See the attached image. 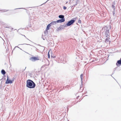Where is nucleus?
<instances>
[{
    "label": "nucleus",
    "instance_id": "obj_2",
    "mask_svg": "<svg viewBox=\"0 0 121 121\" xmlns=\"http://www.w3.org/2000/svg\"><path fill=\"white\" fill-rule=\"evenodd\" d=\"M30 60L32 61H35L39 60V58L38 56H34L31 57Z\"/></svg>",
    "mask_w": 121,
    "mask_h": 121
},
{
    "label": "nucleus",
    "instance_id": "obj_20",
    "mask_svg": "<svg viewBox=\"0 0 121 121\" xmlns=\"http://www.w3.org/2000/svg\"><path fill=\"white\" fill-rule=\"evenodd\" d=\"M114 71H114L112 73V74H113L114 73V72H115Z\"/></svg>",
    "mask_w": 121,
    "mask_h": 121
},
{
    "label": "nucleus",
    "instance_id": "obj_4",
    "mask_svg": "<svg viewBox=\"0 0 121 121\" xmlns=\"http://www.w3.org/2000/svg\"><path fill=\"white\" fill-rule=\"evenodd\" d=\"M75 20H72L69 21L67 24V26H69L71 25L75 22Z\"/></svg>",
    "mask_w": 121,
    "mask_h": 121
},
{
    "label": "nucleus",
    "instance_id": "obj_12",
    "mask_svg": "<svg viewBox=\"0 0 121 121\" xmlns=\"http://www.w3.org/2000/svg\"><path fill=\"white\" fill-rule=\"evenodd\" d=\"M59 17L60 18H62V19H64V15H60L59 16Z\"/></svg>",
    "mask_w": 121,
    "mask_h": 121
},
{
    "label": "nucleus",
    "instance_id": "obj_23",
    "mask_svg": "<svg viewBox=\"0 0 121 121\" xmlns=\"http://www.w3.org/2000/svg\"><path fill=\"white\" fill-rule=\"evenodd\" d=\"M107 60H106V61H107Z\"/></svg>",
    "mask_w": 121,
    "mask_h": 121
},
{
    "label": "nucleus",
    "instance_id": "obj_1",
    "mask_svg": "<svg viewBox=\"0 0 121 121\" xmlns=\"http://www.w3.org/2000/svg\"><path fill=\"white\" fill-rule=\"evenodd\" d=\"M35 84L34 82L30 80H28L27 81L26 86L30 88H35Z\"/></svg>",
    "mask_w": 121,
    "mask_h": 121
},
{
    "label": "nucleus",
    "instance_id": "obj_19",
    "mask_svg": "<svg viewBox=\"0 0 121 121\" xmlns=\"http://www.w3.org/2000/svg\"><path fill=\"white\" fill-rule=\"evenodd\" d=\"M109 31V30H106V34H107L108 33V34H109V33H108Z\"/></svg>",
    "mask_w": 121,
    "mask_h": 121
},
{
    "label": "nucleus",
    "instance_id": "obj_18",
    "mask_svg": "<svg viewBox=\"0 0 121 121\" xmlns=\"http://www.w3.org/2000/svg\"><path fill=\"white\" fill-rule=\"evenodd\" d=\"M63 9H64L65 10L66 9V8L65 6L63 7Z\"/></svg>",
    "mask_w": 121,
    "mask_h": 121
},
{
    "label": "nucleus",
    "instance_id": "obj_7",
    "mask_svg": "<svg viewBox=\"0 0 121 121\" xmlns=\"http://www.w3.org/2000/svg\"><path fill=\"white\" fill-rule=\"evenodd\" d=\"M50 53L51 56H52V52L51 50H50L49 51L48 53V57L49 58H50Z\"/></svg>",
    "mask_w": 121,
    "mask_h": 121
},
{
    "label": "nucleus",
    "instance_id": "obj_17",
    "mask_svg": "<svg viewBox=\"0 0 121 121\" xmlns=\"http://www.w3.org/2000/svg\"><path fill=\"white\" fill-rule=\"evenodd\" d=\"M78 22L79 23H81V21L80 20H79Z\"/></svg>",
    "mask_w": 121,
    "mask_h": 121
},
{
    "label": "nucleus",
    "instance_id": "obj_11",
    "mask_svg": "<svg viewBox=\"0 0 121 121\" xmlns=\"http://www.w3.org/2000/svg\"><path fill=\"white\" fill-rule=\"evenodd\" d=\"M51 26V25L50 24V23L49 24H48L47 27L46 29V30H48L49 29V27Z\"/></svg>",
    "mask_w": 121,
    "mask_h": 121
},
{
    "label": "nucleus",
    "instance_id": "obj_14",
    "mask_svg": "<svg viewBox=\"0 0 121 121\" xmlns=\"http://www.w3.org/2000/svg\"><path fill=\"white\" fill-rule=\"evenodd\" d=\"M115 4V2L114 1L113 2V3L112 5V8H113V9L115 8V6H114V4Z\"/></svg>",
    "mask_w": 121,
    "mask_h": 121
},
{
    "label": "nucleus",
    "instance_id": "obj_5",
    "mask_svg": "<svg viewBox=\"0 0 121 121\" xmlns=\"http://www.w3.org/2000/svg\"><path fill=\"white\" fill-rule=\"evenodd\" d=\"M116 65L117 66H119L121 65V58L120 60H118L116 63Z\"/></svg>",
    "mask_w": 121,
    "mask_h": 121
},
{
    "label": "nucleus",
    "instance_id": "obj_21",
    "mask_svg": "<svg viewBox=\"0 0 121 121\" xmlns=\"http://www.w3.org/2000/svg\"><path fill=\"white\" fill-rule=\"evenodd\" d=\"M118 83V84L119 85V86H120V85H119V84Z\"/></svg>",
    "mask_w": 121,
    "mask_h": 121
},
{
    "label": "nucleus",
    "instance_id": "obj_22",
    "mask_svg": "<svg viewBox=\"0 0 121 121\" xmlns=\"http://www.w3.org/2000/svg\"><path fill=\"white\" fill-rule=\"evenodd\" d=\"M113 78H114V79H115V80H115V78H114L113 77Z\"/></svg>",
    "mask_w": 121,
    "mask_h": 121
},
{
    "label": "nucleus",
    "instance_id": "obj_10",
    "mask_svg": "<svg viewBox=\"0 0 121 121\" xmlns=\"http://www.w3.org/2000/svg\"><path fill=\"white\" fill-rule=\"evenodd\" d=\"M57 23V21H53V22H52L50 24L51 25L52 24L54 25L55 24H56V23Z\"/></svg>",
    "mask_w": 121,
    "mask_h": 121
},
{
    "label": "nucleus",
    "instance_id": "obj_16",
    "mask_svg": "<svg viewBox=\"0 0 121 121\" xmlns=\"http://www.w3.org/2000/svg\"><path fill=\"white\" fill-rule=\"evenodd\" d=\"M83 77V74H82L80 75V78L82 80Z\"/></svg>",
    "mask_w": 121,
    "mask_h": 121
},
{
    "label": "nucleus",
    "instance_id": "obj_15",
    "mask_svg": "<svg viewBox=\"0 0 121 121\" xmlns=\"http://www.w3.org/2000/svg\"><path fill=\"white\" fill-rule=\"evenodd\" d=\"M115 11V8L113 9V10L112 11V13H113V16H114V15Z\"/></svg>",
    "mask_w": 121,
    "mask_h": 121
},
{
    "label": "nucleus",
    "instance_id": "obj_9",
    "mask_svg": "<svg viewBox=\"0 0 121 121\" xmlns=\"http://www.w3.org/2000/svg\"><path fill=\"white\" fill-rule=\"evenodd\" d=\"M19 38L21 39H22L25 37H26V36L24 35H19Z\"/></svg>",
    "mask_w": 121,
    "mask_h": 121
},
{
    "label": "nucleus",
    "instance_id": "obj_8",
    "mask_svg": "<svg viewBox=\"0 0 121 121\" xmlns=\"http://www.w3.org/2000/svg\"><path fill=\"white\" fill-rule=\"evenodd\" d=\"M65 19H61L57 21V23H61L65 22Z\"/></svg>",
    "mask_w": 121,
    "mask_h": 121
},
{
    "label": "nucleus",
    "instance_id": "obj_13",
    "mask_svg": "<svg viewBox=\"0 0 121 121\" xmlns=\"http://www.w3.org/2000/svg\"><path fill=\"white\" fill-rule=\"evenodd\" d=\"M1 73L3 74L4 75L6 73L5 71L3 69L1 70Z\"/></svg>",
    "mask_w": 121,
    "mask_h": 121
},
{
    "label": "nucleus",
    "instance_id": "obj_6",
    "mask_svg": "<svg viewBox=\"0 0 121 121\" xmlns=\"http://www.w3.org/2000/svg\"><path fill=\"white\" fill-rule=\"evenodd\" d=\"M8 79V77H7V79L5 83L6 84L12 83H13L12 81L9 79Z\"/></svg>",
    "mask_w": 121,
    "mask_h": 121
},
{
    "label": "nucleus",
    "instance_id": "obj_3",
    "mask_svg": "<svg viewBox=\"0 0 121 121\" xmlns=\"http://www.w3.org/2000/svg\"><path fill=\"white\" fill-rule=\"evenodd\" d=\"M107 35H106V44H108V43L109 45L110 44V41L109 40L110 39L109 38V36L108 35V34H107Z\"/></svg>",
    "mask_w": 121,
    "mask_h": 121
}]
</instances>
